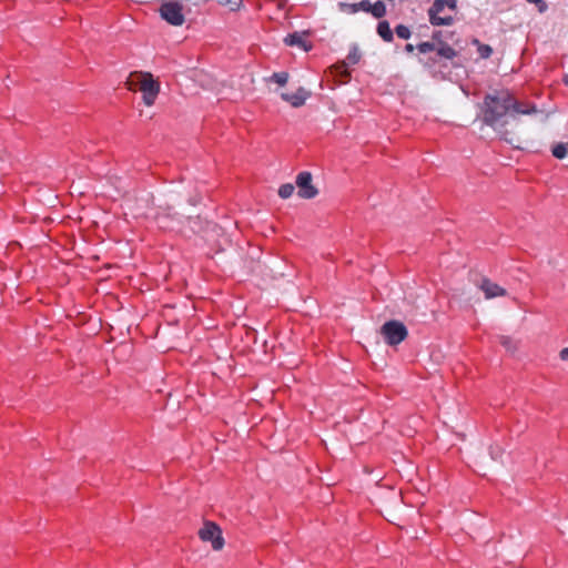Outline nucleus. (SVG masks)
<instances>
[{
  "label": "nucleus",
  "instance_id": "1",
  "mask_svg": "<svg viewBox=\"0 0 568 568\" xmlns=\"http://www.w3.org/2000/svg\"><path fill=\"white\" fill-rule=\"evenodd\" d=\"M536 111L535 105L524 104L517 101L508 90H500L485 97L483 120L487 125L497 128L499 124H506L507 115L531 114Z\"/></svg>",
  "mask_w": 568,
  "mask_h": 568
},
{
  "label": "nucleus",
  "instance_id": "2",
  "mask_svg": "<svg viewBox=\"0 0 568 568\" xmlns=\"http://www.w3.org/2000/svg\"><path fill=\"white\" fill-rule=\"evenodd\" d=\"M130 90H139L142 93V99L145 105L151 106L154 104L156 97L160 92V83L154 80L153 75L149 72H134L131 73L129 81Z\"/></svg>",
  "mask_w": 568,
  "mask_h": 568
},
{
  "label": "nucleus",
  "instance_id": "3",
  "mask_svg": "<svg viewBox=\"0 0 568 568\" xmlns=\"http://www.w3.org/2000/svg\"><path fill=\"white\" fill-rule=\"evenodd\" d=\"M381 335L386 344L396 346L407 337L408 332L402 322L392 320L382 325Z\"/></svg>",
  "mask_w": 568,
  "mask_h": 568
},
{
  "label": "nucleus",
  "instance_id": "4",
  "mask_svg": "<svg viewBox=\"0 0 568 568\" xmlns=\"http://www.w3.org/2000/svg\"><path fill=\"white\" fill-rule=\"evenodd\" d=\"M161 18L172 26H182L185 21L183 6L178 1H166L160 7Z\"/></svg>",
  "mask_w": 568,
  "mask_h": 568
},
{
  "label": "nucleus",
  "instance_id": "5",
  "mask_svg": "<svg viewBox=\"0 0 568 568\" xmlns=\"http://www.w3.org/2000/svg\"><path fill=\"white\" fill-rule=\"evenodd\" d=\"M199 536L202 541L211 542L214 550H221L224 546L222 530L216 524L212 521H206L204 524V526L199 531Z\"/></svg>",
  "mask_w": 568,
  "mask_h": 568
},
{
  "label": "nucleus",
  "instance_id": "6",
  "mask_svg": "<svg viewBox=\"0 0 568 568\" xmlns=\"http://www.w3.org/2000/svg\"><path fill=\"white\" fill-rule=\"evenodd\" d=\"M312 174L303 171L297 174L295 184L297 187V194L302 199H313L317 195L318 191L312 183Z\"/></svg>",
  "mask_w": 568,
  "mask_h": 568
},
{
  "label": "nucleus",
  "instance_id": "7",
  "mask_svg": "<svg viewBox=\"0 0 568 568\" xmlns=\"http://www.w3.org/2000/svg\"><path fill=\"white\" fill-rule=\"evenodd\" d=\"M444 0H435L428 10L429 21L433 26H449L453 23L452 17H442L440 12L444 10Z\"/></svg>",
  "mask_w": 568,
  "mask_h": 568
},
{
  "label": "nucleus",
  "instance_id": "8",
  "mask_svg": "<svg viewBox=\"0 0 568 568\" xmlns=\"http://www.w3.org/2000/svg\"><path fill=\"white\" fill-rule=\"evenodd\" d=\"M456 57V51L446 43L436 45L435 57H429L427 60H420L426 67L432 68L438 59L452 60Z\"/></svg>",
  "mask_w": 568,
  "mask_h": 568
},
{
  "label": "nucleus",
  "instance_id": "9",
  "mask_svg": "<svg viewBox=\"0 0 568 568\" xmlns=\"http://www.w3.org/2000/svg\"><path fill=\"white\" fill-rule=\"evenodd\" d=\"M478 287L480 291H483L487 300L505 296L507 294L504 287L499 286L497 283H494L488 278H483L478 284Z\"/></svg>",
  "mask_w": 568,
  "mask_h": 568
},
{
  "label": "nucleus",
  "instance_id": "10",
  "mask_svg": "<svg viewBox=\"0 0 568 568\" xmlns=\"http://www.w3.org/2000/svg\"><path fill=\"white\" fill-rule=\"evenodd\" d=\"M311 93L304 88H298L294 93H282L281 98L294 108L302 106Z\"/></svg>",
  "mask_w": 568,
  "mask_h": 568
},
{
  "label": "nucleus",
  "instance_id": "11",
  "mask_svg": "<svg viewBox=\"0 0 568 568\" xmlns=\"http://www.w3.org/2000/svg\"><path fill=\"white\" fill-rule=\"evenodd\" d=\"M285 44L287 45H296L302 48L304 51H308L311 45L307 43L306 39L300 33H292L285 37Z\"/></svg>",
  "mask_w": 568,
  "mask_h": 568
},
{
  "label": "nucleus",
  "instance_id": "12",
  "mask_svg": "<svg viewBox=\"0 0 568 568\" xmlns=\"http://www.w3.org/2000/svg\"><path fill=\"white\" fill-rule=\"evenodd\" d=\"M377 33L386 42H390L393 40V32L387 21H381L378 23Z\"/></svg>",
  "mask_w": 568,
  "mask_h": 568
},
{
  "label": "nucleus",
  "instance_id": "13",
  "mask_svg": "<svg viewBox=\"0 0 568 568\" xmlns=\"http://www.w3.org/2000/svg\"><path fill=\"white\" fill-rule=\"evenodd\" d=\"M369 13L377 19L383 18L386 14L385 3L383 1H376L372 4Z\"/></svg>",
  "mask_w": 568,
  "mask_h": 568
},
{
  "label": "nucleus",
  "instance_id": "14",
  "mask_svg": "<svg viewBox=\"0 0 568 568\" xmlns=\"http://www.w3.org/2000/svg\"><path fill=\"white\" fill-rule=\"evenodd\" d=\"M568 152V148L566 143H557L552 146L551 153L556 159H565Z\"/></svg>",
  "mask_w": 568,
  "mask_h": 568
},
{
  "label": "nucleus",
  "instance_id": "15",
  "mask_svg": "<svg viewBox=\"0 0 568 568\" xmlns=\"http://www.w3.org/2000/svg\"><path fill=\"white\" fill-rule=\"evenodd\" d=\"M294 191H295V186L291 183H286V184H283L280 186L278 195L282 199H288L293 195Z\"/></svg>",
  "mask_w": 568,
  "mask_h": 568
},
{
  "label": "nucleus",
  "instance_id": "16",
  "mask_svg": "<svg viewBox=\"0 0 568 568\" xmlns=\"http://www.w3.org/2000/svg\"><path fill=\"white\" fill-rule=\"evenodd\" d=\"M217 2L219 4L229 8L230 11H237L242 6L243 0H217Z\"/></svg>",
  "mask_w": 568,
  "mask_h": 568
},
{
  "label": "nucleus",
  "instance_id": "17",
  "mask_svg": "<svg viewBox=\"0 0 568 568\" xmlns=\"http://www.w3.org/2000/svg\"><path fill=\"white\" fill-rule=\"evenodd\" d=\"M287 80H288V73H286V72H276V73H273L270 78V81H273L281 87L285 85L287 83Z\"/></svg>",
  "mask_w": 568,
  "mask_h": 568
},
{
  "label": "nucleus",
  "instance_id": "18",
  "mask_svg": "<svg viewBox=\"0 0 568 568\" xmlns=\"http://www.w3.org/2000/svg\"><path fill=\"white\" fill-rule=\"evenodd\" d=\"M338 9L339 11L349 14L358 12L357 3L338 2Z\"/></svg>",
  "mask_w": 568,
  "mask_h": 568
},
{
  "label": "nucleus",
  "instance_id": "19",
  "mask_svg": "<svg viewBox=\"0 0 568 568\" xmlns=\"http://www.w3.org/2000/svg\"><path fill=\"white\" fill-rule=\"evenodd\" d=\"M416 48L420 53L426 54V53L435 52L436 44L433 42H422Z\"/></svg>",
  "mask_w": 568,
  "mask_h": 568
},
{
  "label": "nucleus",
  "instance_id": "20",
  "mask_svg": "<svg viewBox=\"0 0 568 568\" xmlns=\"http://www.w3.org/2000/svg\"><path fill=\"white\" fill-rule=\"evenodd\" d=\"M395 32L397 34L398 38L400 39H409L410 37V30L409 28H407L406 26L404 24H398L396 28H395Z\"/></svg>",
  "mask_w": 568,
  "mask_h": 568
},
{
  "label": "nucleus",
  "instance_id": "21",
  "mask_svg": "<svg viewBox=\"0 0 568 568\" xmlns=\"http://www.w3.org/2000/svg\"><path fill=\"white\" fill-rule=\"evenodd\" d=\"M478 53L480 58L487 59L491 55L493 49L487 44H479L478 45Z\"/></svg>",
  "mask_w": 568,
  "mask_h": 568
},
{
  "label": "nucleus",
  "instance_id": "22",
  "mask_svg": "<svg viewBox=\"0 0 568 568\" xmlns=\"http://www.w3.org/2000/svg\"><path fill=\"white\" fill-rule=\"evenodd\" d=\"M361 59V54L357 49L352 50L347 55V61L351 64H356Z\"/></svg>",
  "mask_w": 568,
  "mask_h": 568
},
{
  "label": "nucleus",
  "instance_id": "23",
  "mask_svg": "<svg viewBox=\"0 0 568 568\" xmlns=\"http://www.w3.org/2000/svg\"><path fill=\"white\" fill-rule=\"evenodd\" d=\"M371 7H372V3L369 1H367V0H363V1L357 3L358 11L363 10L365 12H369L371 11Z\"/></svg>",
  "mask_w": 568,
  "mask_h": 568
},
{
  "label": "nucleus",
  "instance_id": "24",
  "mask_svg": "<svg viewBox=\"0 0 568 568\" xmlns=\"http://www.w3.org/2000/svg\"><path fill=\"white\" fill-rule=\"evenodd\" d=\"M500 343H501L503 346H505L509 351L515 348V347H513L511 339L509 337H507V336H501L500 337Z\"/></svg>",
  "mask_w": 568,
  "mask_h": 568
},
{
  "label": "nucleus",
  "instance_id": "25",
  "mask_svg": "<svg viewBox=\"0 0 568 568\" xmlns=\"http://www.w3.org/2000/svg\"><path fill=\"white\" fill-rule=\"evenodd\" d=\"M529 3H534V4H537L539 6V11L540 12H544L546 9H547V6L546 3L544 2V0H527Z\"/></svg>",
  "mask_w": 568,
  "mask_h": 568
},
{
  "label": "nucleus",
  "instance_id": "26",
  "mask_svg": "<svg viewBox=\"0 0 568 568\" xmlns=\"http://www.w3.org/2000/svg\"><path fill=\"white\" fill-rule=\"evenodd\" d=\"M444 6H447L449 9L454 10L457 6V0H444Z\"/></svg>",
  "mask_w": 568,
  "mask_h": 568
},
{
  "label": "nucleus",
  "instance_id": "27",
  "mask_svg": "<svg viewBox=\"0 0 568 568\" xmlns=\"http://www.w3.org/2000/svg\"><path fill=\"white\" fill-rule=\"evenodd\" d=\"M559 357H560L561 361H567L568 362V347L562 348L560 351Z\"/></svg>",
  "mask_w": 568,
  "mask_h": 568
},
{
  "label": "nucleus",
  "instance_id": "28",
  "mask_svg": "<svg viewBox=\"0 0 568 568\" xmlns=\"http://www.w3.org/2000/svg\"><path fill=\"white\" fill-rule=\"evenodd\" d=\"M405 50H406L407 52H413V51H414V45H413V44H410V43H408V44H406Z\"/></svg>",
  "mask_w": 568,
  "mask_h": 568
},
{
  "label": "nucleus",
  "instance_id": "29",
  "mask_svg": "<svg viewBox=\"0 0 568 568\" xmlns=\"http://www.w3.org/2000/svg\"><path fill=\"white\" fill-rule=\"evenodd\" d=\"M490 455H491V456H493V458L495 459V458H496V456H495V455H497V452H490Z\"/></svg>",
  "mask_w": 568,
  "mask_h": 568
},
{
  "label": "nucleus",
  "instance_id": "30",
  "mask_svg": "<svg viewBox=\"0 0 568 568\" xmlns=\"http://www.w3.org/2000/svg\"><path fill=\"white\" fill-rule=\"evenodd\" d=\"M490 455H491V456H493V458L495 459V458H496V456H495V455H497V452H490Z\"/></svg>",
  "mask_w": 568,
  "mask_h": 568
},
{
  "label": "nucleus",
  "instance_id": "31",
  "mask_svg": "<svg viewBox=\"0 0 568 568\" xmlns=\"http://www.w3.org/2000/svg\"><path fill=\"white\" fill-rule=\"evenodd\" d=\"M160 224L162 227H166V225L160 220Z\"/></svg>",
  "mask_w": 568,
  "mask_h": 568
}]
</instances>
